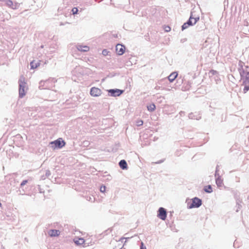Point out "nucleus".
Here are the masks:
<instances>
[{
	"mask_svg": "<svg viewBox=\"0 0 249 249\" xmlns=\"http://www.w3.org/2000/svg\"><path fill=\"white\" fill-rule=\"evenodd\" d=\"M19 84V96L20 98L23 97L25 94V90L28 89L27 87V83L25 81V77L22 75L20 76L18 81Z\"/></svg>",
	"mask_w": 249,
	"mask_h": 249,
	"instance_id": "obj_1",
	"label": "nucleus"
},
{
	"mask_svg": "<svg viewBox=\"0 0 249 249\" xmlns=\"http://www.w3.org/2000/svg\"><path fill=\"white\" fill-rule=\"evenodd\" d=\"M50 144L53 149L61 148L65 145V142L61 138H59L57 140L51 142Z\"/></svg>",
	"mask_w": 249,
	"mask_h": 249,
	"instance_id": "obj_2",
	"label": "nucleus"
},
{
	"mask_svg": "<svg viewBox=\"0 0 249 249\" xmlns=\"http://www.w3.org/2000/svg\"><path fill=\"white\" fill-rule=\"evenodd\" d=\"M241 76L242 78L246 77L247 80L244 82V84H245V87L243 89V91L244 93H246L249 90V72H245L243 71L241 73Z\"/></svg>",
	"mask_w": 249,
	"mask_h": 249,
	"instance_id": "obj_3",
	"label": "nucleus"
},
{
	"mask_svg": "<svg viewBox=\"0 0 249 249\" xmlns=\"http://www.w3.org/2000/svg\"><path fill=\"white\" fill-rule=\"evenodd\" d=\"M102 93V90L96 87H92L90 89V94L93 97L100 96Z\"/></svg>",
	"mask_w": 249,
	"mask_h": 249,
	"instance_id": "obj_4",
	"label": "nucleus"
},
{
	"mask_svg": "<svg viewBox=\"0 0 249 249\" xmlns=\"http://www.w3.org/2000/svg\"><path fill=\"white\" fill-rule=\"evenodd\" d=\"M5 5L12 9H17L19 7V4L14 2L12 0H4Z\"/></svg>",
	"mask_w": 249,
	"mask_h": 249,
	"instance_id": "obj_5",
	"label": "nucleus"
},
{
	"mask_svg": "<svg viewBox=\"0 0 249 249\" xmlns=\"http://www.w3.org/2000/svg\"><path fill=\"white\" fill-rule=\"evenodd\" d=\"M202 204L201 200L197 197H195L192 199V203L190 206H189V208H198Z\"/></svg>",
	"mask_w": 249,
	"mask_h": 249,
	"instance_id": "obj_6",
	"label": "nucleus"
},
{
	"mask_svg": "<svg viewBox=\"0 0 249 249\" xmlns=\"http://www.w3.org/2000/svg\"><path fill=\"white\" fill-rule=\"evenodd\" d=\"M158 216L162 220H165L167 216L166 210L163 208H160L158 211Z\"/></svg>",
	"mask_w": 249,
	"mask_h": 249,
	"instance_id": "obj_7",
	"label": "nucleus"
},
{
	"mask_svg": "<svg viewBox=\"0 0 249 249\" xmlns=\"http://www.w3.org/2000/svg\"><path fill=\"white\" fill-rule=\"evenodd\" d=\"M125 46L118 44L116 46V51L118 55H122L125 52Z\"/></svg>",
	"mask_w": 249,
	"mask_h": 249,
	"instance_id": "obj_8",
	"label": "nucleus"
},
{
	"mask_svg": "<svg viewBox=\"0 0 249 249\" xmlns=\"http://www.w3.org/2000/svg\"><path fill=\"white\" fill-rule=\"evenodd\" d=\"M76 48L78 51L83 52H88L89 50V47L86 45H78Z\"/></svg>",
	"mask_w": 249,
	"mask_h": 249,
	"instance_id": "obj_9",
	"label": "nucleus"
},
{
	"mask_svg": "<svg viewBox=\"0 0 249 249\" xmlns=\"http://www.w3.org/2000/svg\"><path fill=\"white\" fill-rule=\"evenodd\" d=\"M108 92L111 93L112 96H119L122 93V91L116 89H110L108 90Z\"/></svg>",
	"mask_w": 249,
	"mask_h": 249,
	"instance_id": "obj_10",
	"label": "nucleus"
},
{
	"mask_svg": "<svg viewBox=\"0 0 249 249\" xmlns=\"http://www.w3.org/2000/svg\"><path fill=\"white\" fill-rule=\"evenodd\" d=\"M60 233V231L56 230H51L48 232L49 235L51 237L58 236Z\"/></svg>",
	"mask_w": 249,
	"mask_h": 249,
	"instance_id": "obj_11",
	"label": "nucleus"
},
{
	"mask_svg": "<svg viewBox=\"0 0 249 249\" xmlns=\"http://www.w3.org/2000/svg\"><path fill=\"white\" fill-rule=\"evenodd\" d=\"M40 61H36L35 60H33L30 63V66L31 69H35L37 68L40 66Z\"/></svg>",
	"mask_w": 249,
	"mask_h": 249,
	"instance_id": "obj_12",
	"label": "nucleus"
},
{
	"mask_svg": "<svg viewBox=\"0 0 249 249\" xmlns=\"http://www.w3.org/2000/svg\"><path fill=\"white\" fill-rule=\"evenodd\" d=\"M178 73L177 72H173L171 73L168 76V79L170 82H172L178 76Z\"/></svg>",
	"mask_w": 249,
	"mask_h": 249,
	"instance_id": "obj_13",
	"label": "nucleus"
},
{
	"mask_svg": "<svg viewBox=\"0 0 249 249\" xmlns=\"http://www.w3.org/2000/svg\"><path fill=\"white\" fill-rule=\"evenodd\" d=\"M119 166L122 169H126L127 168V163L125 160H121L119 162Z\"/></svg>",
	"mask_w": 249,
	"mask_h": 249,
	"instance_id": "obj_14",
	"label": "nucleus"
},
{
	"mask_svg": "<svg viewBox=\"0 0 249 249\" xmlns=\"http://www.w3.org/2000/svg\"><path fill=\"white\" fill-rule=\"evenodd\" d=\"M74 242L77 245H81L84 244L85 243V240L83 238H80L78 239H74L73 240Z\"/></svg>",
	"mask_w": 249,
	"mask_h": 249,
	"instance_id": "obj_15",
	"label": "nucleus"
},
{
	"mask_svg": "<svg viewBox=\"0 0 249 249\" xmlns=\"http://www.w3.org/2000/svg\"><path fill=\"white\" fill-rule=\"evenodd\" d=\"M216 183L218 187H222L223 185V180L221 178H218L216 179Z\"/></svg>",
	"mask_w": 249,
	"mask_h": 249,
	"instance_id": "obj_16",
	"label": "nucleus"
},
{
	"mask_svg": "<svg viewBox=\"0 0 249 249\" xmlns=\"http://www.w3.org/2000/svg\"><path fill=\"white\" fill-rule=\"evenodd\" d=\"M156 108V106L154 104H151L147 106V109L149 111H153Z\"/></svg>",
	"mask_w": 249,
	"mask_h": 249,
	"instance_id": "obj_17",
	"label": "nucleus"
},
{
	"mask_svg": "<svg viewBox=\"0 0 249 249\" xmlns=\"http://www.w3.org/2000/svg\"><path fill=\"white\" fill-rule=\"evenodd\" d=\"M204 190L206 192L211 193L212 192V188L211 185H208L205 187Z\"/></svg>",
	"mask_w": 249,
	"mask_h": 249,
	"instance_id": "obj_18",
	"label": "nucleus"
},
{
	"mask_svg": "<svg viewBox=\"0 0 249 249\" xmlns=\"http://www.w3.org/2000/svg\"><path fill=\"white\" fill-rule=\"evenodd\" d=\"M192 20H193V16H192V15H191L189 18V20L186 23H188V25H189V26L193 25H194V22H192Z\"/></svg>",
	"mask_w": 249,
	"mask_h": 249,
	"instance_id": "obj_19",
	"label": "nucleus"
},
{
	"mask_svg": "<svg viewBox=\"0 0 249 249\" xmlns=\"http://www.w3.org/2000/svg\"><path fill=\"white\" fill-rule=\"evenodd\" d=\"M210 76H212L213 75H216L217 74V71H216L212 70L209 72Z\"/></svg>",
	"mask_w": 249,
	"mask_h": 249,
	"instance_id": "obj_20",
	"label": "nucleus"
},
{
	"mask_svg": "<svg viewBox=\"0 0 249 249\" xmlns=\"http://www.w3.org/2000/svg\"><path fill=\"white\" fill-rule=\"evenodd\" d=\"M78 11V9L76 7H74L71 10V12L73 15L77 14Z\"/></svg>",
	"mask_w": 249,
	"mask_h": 249,
	"instance_id": "obj_21",
	"label": "nucleus"
},
{
	"mask_svg": "<svg viewBox=\"0 0 249 249\" xmlns=\"http://www.w3.org/2000/svg\"><path fill=\"white\" fill-rule=\"evenodd\" d=\"M137 126H141L143 124V121L142 120H139L136 122Z\"/></svg>",
	"mask_w": 249,
	"mask_h": 249,
	"instance_id": "obj_22",
	"label": "nucleus"
},
{
	"mask_svg": "<svg viewBox=\"0 0 249 249\" xmlns=\"http://www.w3.org/2000/svg\"><path fill=\"white\" fill-rule=\"evenodd\" d=\"M189 26V25H188V23H187L186 22L184 23L183 24V25L182 26V30H185V29H187Z\"/></svg>",
	"mask_w": 249,
	"mask_h": 249,
	"instance_id": "obj_23",
	"label": "nucleus"
},
{
	"mask_svg": "<svg viewBox=\"0 0 249 249\" xmlns=\"http://www.w3.org/2000/svg\"><path fill=\"white\" fill-rule=\"evenodd\" d=\"M199 19V18H193L192 22H194V24H195Z\"/></svg>",
	"mask_w": 249,
	"mask_h": 249,
	"instance_id": "obj_24",
	"label": "nucleus"
},
{
	"mask_svg": "<svg viewBox=\"0 0 249 249\" xmlns=\"http://www.w3.org/2000/svg\"><path fill=\"white\" fill-rule=\"evenodd\" d=\"M100 190L101 192L102 193H104L106 191V186H101L100 187Z\"/></svg>",
	"mask_w": 249,
	"mask_h": 249,
	"instance_id": "obj_25",
	"label": "nucleus"
},
{
	"mask_svg": "<svg viewBox=\"0 0 249 249\" xmlns=\"http://www.w3.org/2000/svg\"><path fill=\"white\" fill-rule=\"evenodd\" d=\"M108 53H109V52L106 49L102 51V54L105 56L107 55L108 54Z\"/></svg>",
	"mask_w": 249,
	"mask_h": 249,
	"instance_id": "obj_26",
	"label": "nucleus"
},
{
	"mask_svg": "<svg viewBox=\"0 0 249 249\" xmlns=\"http://www.w3.org/2000/svg\"><path fill=\"white\" fill-rule=\"evenodd\" d=\"M140 249H146V247L145 246H144V244L142 242L141 243Z\"/></svg>",
	"mask_w": 249,
	"mask_h": 249,
	"instance_id": "obj_27",
	"label": "nucleus"
},
{
	"mask_svg": "<svg viewBox=\"0 0 249 249\" xmlns=\"http://www.w3.org/2000/svg\"><path fill=\"white\" fill-rule=\"evenodd\" d=\"M27 182V180H23L21 183V186H23V185H25Z\"/></svg>",
	"mask_w": 249,
	"mask_h": 249,
	"instance_id": "obj_28",
	"label": "nucleus"
},
{
	"mask_svg": "<svg viewBox=\"0 0 249 249\" xmlns=\"http://www.w3.org/2000/svg\"><path fill=\"white\" fill-rule=\"evenodd\" d=\"M171 30V28L169 26H166L165 27V31L166 32H169Z\"/></svg>",
	"mask_w": 249,
	"mask_h": 249,
	"instance_id": "obj_29",
	"label": "nucleus"
},
{
	"mask_svg": "<svg viewBox=\"0 0 249 249\" xmlns=\"http://www.w3.org/2000/svg\"><path fill=\"white\" fill-rule=\"evenodd\" d=\"M1 206V203L0 202V207Z\"/></svg>",
	"mask_w": 249,
	"mask_h": 249,
	"instance_id": "obj_30",
	"label": "nucleus"
}]
</instances>
